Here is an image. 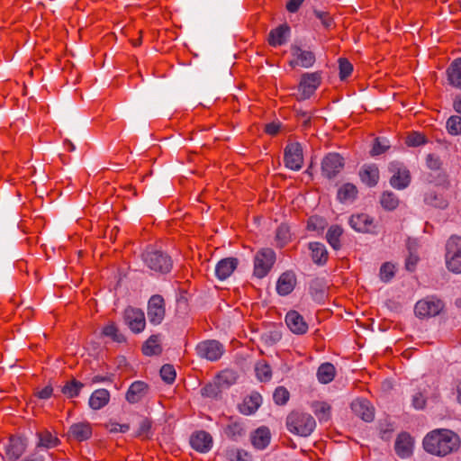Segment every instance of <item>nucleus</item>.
<instances>
[{
    "label": "nucleus",
    "instance_id": "f257e3e1",
    "mask_svg": "<svg viewBox=\"0 0 461 461\" xmlns=\"http://www.w3.org/2000/svg\"><path fill=\"white\" fill-rule=\"evenodd\" d=\"M459 447V437L452 430L446 429H434L423 439L425 451L437 456H446L456 451Z\"/></svg>",
    "mask_w": 461,
    "mask_h": 461
},
{
    "label": "nucleus",
    "instance_id": "f03ea898",
    "mask_svg": "<svg viewBox=\"0 0 461 461\" xmlns=\"http://www.w3.org/2000/svg\"><path fill=\"white\" fill-rule=\"evenodd\" d=\"M286 427L294 435L308 437L315 429L316 421L310 413L294 411L286 417Z\"/></svg>",
    "mask_w": 461,
    "mask_h": 461
},
{
    "label": "nucleus",
    "instance_id": "7ed1b4c3",
    "mask_svg": "<svg viewBox=\"0 0 461 461\" xmlns=\"http://www.w3.org/2000/svg\"><path fill=\"white\" fill-rule=\"evenodd\" d=\"M445 263L448 271L461 274V237L451 236L447 240Z\"/></svg>",
    "mask_w": 461,
    "mask_h": 461
},
{
    "label": "nucleus",
    "instance_id": "20e7f679",
    "mask_svg": "<svg viewBox=\"0 0 461 461\" xmlns=\"http://www.w3.org/2000/svg\"><path fill=\"white\" fill-rule=\"evenodd\" d=\"M142 258L150 270L161 274L168 273L173 266L171 258L159 250H147Z\"/></svg>",
    "mask_w": 461,
    "mask_h": 461
},
{
    "label": "nucleus",
    "instance_id": "39448f33",
    "mask_svg": "<svg viewBox=\"0 0 461 461\" xmlns=\"http://www.w3.org/2000/svg\"><path fill=\"white\" fill-rule=\"evenodd\" d=\"M276 262V253L272 249H259L254 257V276L258 278L265 277Z\"/></svg>",
    "mask_w": 461,
    "mask_h": 461
},
{
    "label": "nucleus",
    "instance_id": "423d86ee",
    "mask_svg": "<svg viewBox=\"0 0 461 461\" xmlns=\"http://www.w3.org/2000/svg\"><path fill=\"white\" fill-rule=\"evenodd\" d=\"M443 308L444 303L441 300L427 297L416 303L414 312L418 318L425 319L439 314Z\"/></svg>",
    "mask_w": 461,
    "mask_h": 461
},
{
    "label": "nucleus",
    "instance_id": "0eeeda50",
    "mask_svg": "<svg viewBox=\"0 0 461 461\" xmlns=\"http://www.w3.org/2000/svg\"><path fill=\"white\" fill-rule=\"evenodd\" d=\"M147 315L149 322L153 325H158L163 321L166 315V304L161 295L154 294L149 298Z\"/></svg>",
    "mask_w": 461,
    "mask_h": 461
},
{
    "label": "nucleus",
    "instance_id": "6e6552de",
    "mask_svg": "<svg viewBox=\"0 0 461 461\" xmlns=\"http://www.w3.org/2000/svg\"><path fill=\"white\" fill-rule=\"evenodd\" d=\"M321 82V77L320 72L303 74L298 86L299 99L305 100L310 98L319 87Z\"/></svg>",
    "mask_w": 461,
    "mask_h": 461
},
{
    "label": "nucleus",
    "instance_id": "1a4fd4ad",
    "mask_svg": "<svg viewBox=\"0 0 461 461\" xmlns=\"http://www.w3.org/2000/svg\"><path fill=\"white\" fill-rule=\"evenodd\" d=\"M285 165L287 168L298 171L303 164V148L300 143L293 142L286 145L284 154Z\"/></svg>",
    "mask_w": 461,
    "mask_h": 461
},
{
    "label": "nucleus",
    "instance_id": "9d476101",
    "mask_svg": "<svg viewBox=\"0 0 461 461\" xmlns=\"http://www.w3.org/2000/svg\"><path fill=\"white\" fill-rule=\"evenodd\" d=\"M126 325L133 333H140L146 327V319L142 310L128 306L123 312Z\"/></svg>",
    "mask_w": 461,
    "mask_h": 461
},
{
    "label": "nucleus",
    "instance_id": "9b49d317",
    "mask_svg": "<svg viewBox=\"0 0 461 461\" xmlns=\"http://www.w3.org/2000/svg\"><path fill=\"white\" fill-rule=\"evenodd\" d=\"M197 355L210 361H217L224 352L223 346L217 340H204L196 346Z\"/></svg>",
    "mask_w": 461,
    "mask_h": 461
},
{
    "label": "nucleus",
    "instance_id": "f8f14e48",
    "mask_svg": "<svg viewBox=\"0 0 461 461\" xmlns=\"http://www.w3.org/2000/svg\"><path fill=\"white\" fill-rule=\"evenodd\" d=\"M390 171L393 173L390 179V184L393 187L401 190L410 185L411 174L403 165L398 162L392 163L390 165Z\"/></svg>",
    "mask_w": 461,
    "mask_h": 461
},
{
    "label": "nucleus",
    "instance_id": "ddd939ff",
    "mask_svg": "<svg viewBox=\"0 0 461 461\" xmlns=\"http://www.w3.org/2000/svg\"><path fill=\"white\" fill-rule=\"evenodd\" d=\"M344 167V159L337 153H330L321 162L322 175L328 178H332L339 174Z\"/></svg>",
    "mask_w": 461,
    "mask_h": 461
},
{
    "label": "nucleus",
    "instance_id": "4468645a",
    "mask_svg": "<svg viewBox=\"0 0 461 461\" xmlns=\"http://www.w3.org/2000/svg\"><path fill=\"white\" fill-rule=\"evenodd\" d=\"M292 59L290 65L292 67L311 68L315 62V55L310 50H306L298 46L291 47Z\"/></svg>",
    "mask_w": 461,
    "mask_h": 461
},
{
    "label": "nucleus",
    "instance_id": "2eb2a0df",
    "mask_svg": "<svg viewBox=\"0 0 461 461\" xmlns=\"http://www.w3.org/2000/svg\"><path fill=\"white\" fill-rule=\"evenodd\" d=\"M414 447L413 438L407 432L400 433L394 443V450L400 458H408L412 456Z\"/></svg>",
    "mask_w": 461,
    "mask_h": 461
},
{
    "label": "nucleus",
    "instance_id": "dca6fc26",
    "mask_svg": "<svg viewBox=\"0 0 461 461\" xmlns=\"http://www.w3.org/2000/svg\"><path fill=\"white\" fill-rule=\"evenodd\" d=\"M190 444L194 450L206 453L212 447V437L204 430L195 431L190 438Z\"/></svg>",
    "mask_w": 461,
    "mask_h": 461
},
{
    "label": "nucleus",
    "instance_id": "f3484780",
    "mask_svg": "<svg viewBox=\"0 0 461 461\" xmlns=\"http://www.w3.org/2000/svg\"><path fill=\"white\" fill-rule=\"evenodd\" d=\"M349 225L358 232H374L375 225L374 220L368 214L357 213L349 218Z\"/></svg>",
    "mask_w": 461,
    "mask_h": 461
},
{
    "label": "nucleus",
    "instance_id": "a211bd4d",
    "mask_svg": "<svg viewBox=\"0 0 461 461\" xmlns=\"http://www.w3.org/2000/svg\"><path fill=\"white\" fill-rule=\"evenodd\" d=\"M285 323L289 330L294 334H305L308 330V324L303 317L296 311H290L286 313Z\"/></svg>",
    "mask_w": 461,
    "mask_h": 461
},
{
    "label": "nucleus",
    "instance_id": "6ab92c4d",
    "mask_svg": "<svg viewBox=\"0 0 461 461\" xmlns=\"http://www.w3.org/2000/svg\"><path fill=\"white\" fill-rule=\"evenodd\" d=\"M149 385L142 381L133 382L125 395L126 401L129 403H137L140 402L148 393Z\"/></svg>",
    "mask_w": 461,
    "mask_h": 461
},
{
    "label": "nucleus",
    "instance_id": "aec40b11",
    "mask_svg": "<svg viewBox=\"0 0 461 461\" xmlns=\"http://www.w3.org/2000/svg\"><path fill=\"white\" fill-rule=\"evenodd\" d=\"M296 285V276L294 272L283 273L276 283V292L279 295L285 296L291 294Z\"/></svg>",
    "mask_w": 461,
    "mask_h": 461
},
{
    "label": "nucleus",
    "instance_id": "412c9836",
    "mask_svg": "<svg viewBox=\"0 0 461 461\" xmlns=\"http://www.w3.org/2000/svg\"><path fill=\"white\" fill-rule=\"evenodd\" d=\"M239 265L236 258H226L220 260L215 267V275L218 279L225 280L231 276Z\"/></svg>",
    "mask_w": 461,
    "mask_h": 461
},
{
    "label": "nucleus",
    "instance_id": "4be33fe9",
    "mask_svg": "<svg viewBox=\"0 0 461 461\" xmlns=\"http://www.w3.org/2000/svg\"><path fill=\"white\" fill-rule=\"evenodd\" d=\"M351 409L353 412L365 421H371L374 419V408L366 399H357L352 402Z\"/></svg>",
    "mask_w": 461,
    "mask_h": 461
},
{
    "label": "nucleus",
    "instance_id": "5701e85b",
    "mask_svg": "<svg viewBox=\"0 0 461 461\" xmlns=\"http://www.w3.org/2000/svg\"><path fill=\"white\" fill-rule=\"evenodd\" d=\"M68 438L77 441H85L92 436V427L88 422H77L70 426Z\"/></svg>",
    "mask_w": 461,
    "mask_h": 461
},
{
    "label": "nucleus",
    "instance_id": "b1692460",
    "mask_svg": "<svg viewBox=\"0 0 461 461\" xmlns=\"http://www.w3.org/2000/svg\"><path fill=\"white\" fill-rule=\"evenodd\" d=\"M262 403V397L258 393H252L245 397L239 405V411L244 415H251L257 411Z\"/></svg>",
    "mask_w": 461,
    "mask_h": 461
},
{
    "label": "nucleus",
    "instance_id": "393cba45",
    "mask_svg": "<svg viewBox=\"0 0 461 461\" xmlns=\"http://www.w3.org/2000/svg\"><path fill=\"white\" fill-rule=\"evenodd\" d=\"M25 448V444L21 438H10L5 455L9 460L15 461L24 453Z\"/></svg>",
    "mask_w": 461,
    "mask_h": 461
},
{
    "label": "nucleus",
    "instance_id": "a878e982",
    "mask_svg": "<svg viewBox=\"0 0 461 461\" xmlns=\"http://www.w3.org/2000/svg\"><path fill=\"white\" fill-rule=\"evenodd\" d=\"M271 434L267 427L257 429L251 435V443L258 449L266 448L270 443Z\"/></svg>",
    "mask_w": 461,
    "mask_h": 461
},
{
    "label": "nucleus",
    "instance_id": "bb28decb",
    "mask_svg": "<svg viewBox=\"0 0 461 461\" xmlns=\"http://www.w3.org/2000/svg\"><path fill=\"white\" fill-rule=\"evenodd\" d=\"M361 181L368 186H375L379 180V170L375 165H365L360 172Z\"/></svg>",
    "mask_w": 461,
    "mask_h": 461
},
{
    "label": "nucleus",
    "instance_id": "cd10ccee",
    "mask_svg": "<svg viewBox=\"0 0 461 461\" xmlns=\"http://www.w3.org/2000/svg\"><path fill=\"white\" fill-rule=\"evenodd\" d=\"M110 401V393L106 389L95 390L89 398V406L93 410H100Z\"/></svg>",
    "mask_w": 461,
    "mask_h": 461
},
{
    "label": "nucleus",
    "instance_id": "c85d7f7f",
    "mask_svg": "<svg viewBox=\"0 0 461 461\" xmlns=\"http://www.w3.org/2000/svg\"><path fill=\"white\" fill-rule=\"evenodd\" d=\"M424 203L428 205L439 209H445L448 205L447 198L444 194H438L433 190L428 191L424 194Z\"/></svg>",
    "mask_w": 461,
    "mask_h": 461
},
{
    "label": "nucleus",
    "instance_id": "c756f323",
    "mask_svg": "<svg viewBox=\"0 0 461 461\" xmlns=\"http://www.w3.org/2000/svg\"><path fill=\"white\" fill-rule=\"evenodd\" d=\"M289 33V27L287 25H280L269 32L268 43L271 46L276 47L284 44Z\"/></svg>",
    "mask_w": 461,
    "mask_h": 461
},
{
    "label": "nucleus",
    "instance_id": "7c9ffc66",
    "mask_svg": "<svg viewBox=\"0 0 461 461\" xmlns=\"http://www.w3.org/2000/svg\"><path fill=\"white\" fill-rule=\"evenodd\" d=\"M357 195V188L351 183L342 185L337 193V198L341 203L352 202Z\"/></svg>",
    "mask_w": 461,
    "mask_h": 461
},
{
    "label": "nucleus",
    "instance_id": "2f4dec72",
    "mask_svg": "<svg viewBox=\"0 0 461 461\" xmlns=\"http://www.w3.org/2000/svg\"><path fill=\"white\" fill-rule=\"evenodd\" d=\"M224 433L228 438L237 439L245 434V428L241 421L230 418L229 423L224 429Z\"/></svg>",
    "mask_w": 461,
    "mask_h": 461
},
{
    "label": "nucleus",
    "instance_id": "473e14b6",
    "mask_svg": "<svg viewBox=\"0 0 461 461\" xmlns=\"http://www.w3.org/2000/svg\"><path fill=\"white\" fill-rule=\"evenodd\" d=\"M309 249L312 251V258L314 263L319 265L326 263L328 259V251L323 244L320 242H312L309 245Z\"/></svg>",
    "mask_w": 461,
    "mask_h": 461
},
{
    "label": "nucleus",
    "instance_id": "72a5a7b5",
    "mask_svg": "<svg viewBox=\"0 0 461 461\" xmlns=\"http://www.w3.org/2000/svg\"><path fill=\"white\" fill-rule=\"evenodd\" d=\"M336 375L335 366L330 363L321 364L317 371V378L321 384L330 383Z\"/></svg>",
    "mask_w": 461,
    "mask_h": 461
},
{
    "label": "nucleus",
    "instance_id": "f704fd0d",
    "mask_svg": "<svg viewBox=\"0 0 461 461\" xmlns=\"http://www.w3.org/2000/svg\"><path fill=\"white\" fill-rule=\"evenodd\" d=\"M447 74L450 84L457 88H461V59L452 62L447 69Z\"/></svg>",
    "mask_w": 461,
    "mask_h": 461
},
{
    "label": "nucleus",
    "instance_id": "c9c22d12",
    "mask_svg": "<svg viewBox=\"0 0 461 461\" xmlns=\"http://www.w3.org/2000/svg\"><path fill=\"white\" fill-rule=\"evenodd\" d=\"M142 353L145 356H154L161 353L159 336L151 335L142 346Z\"/></svg>",
    "mask_w": 461,
    "mask_h": 461
},
{
    "label": "nucleus",
    "instance_id": "e433bc0d",
    "mask_svg": "<svg viewBox=\"0 0 461 461\" xmlns=\"http://www.w3.org/2000/svg\"><path fill=\"white\" fill-rule=\"evenodd\" d=\"M330 405L325 402H313L312 403V410L321 422L330 420Z\"/></svg>",
    "mask_w": 461,
    "mask_h": 461
},
{
    "label": "nucleus",
    "instance_id": "4c0bfd02",
    "mask_svg": "<svg viewBox=\"0 0 461 461\" xmlns=\"http://www.w3.org/2000/svg\"><path fill=\"white\" fill-rule=\"evenodd\" d=\"M102 334L105 337L110 338L113 341L117 343H122L126 341V338L122 333L120 332L118 327L114 322L107 323L102 330Z\"/></svg>",
    "mask_w": 461,
    "mask_h": 461
},
{
    "label": "nucleus",
    "instance_id": "58836bf2",
    "mask_svg": "<svg viewBox=\"0 0 461 461\" xmlns=\"http://www.w3.org/2000/svg\"><path fill=\"white\" fill-rule=\"evenodd\" d=\"M399 198L391 191H384L380 197V203L386 211H393L399 205Z\"/></svg>",
    "mask_w": 461,
    "mask_h": 461
},
{
    "label": "nucleus",
    "instance_id": "ea45409f",
    "mask_svg": "<svg viewBox=\"0 0 461 461\" xmlns=\"http://www.w3.org/2000/svg\"><path fill=\"white\" fill-rule=\"evenodd\" d=\"M342 233V228L338 225H332L328 230L326 234L327 241L334 249H339L340 248V237Z\"/></svg>",
    "mask_w": 461,
    "mask_h": 461
},
{
    "label": "nucleus",
    "instance_id": "a19ab883",
    "mask_svg": "<svg viewBox=\"0 0 461 461\" xmlns=\"http://www.w3.org/2000/svg\"><path fill=\"white\" fill-rule=\"evenodd\" d=\"M38 447L52 448L59 444V439L53 436L49 430H43L38 433Z\"/></svg>",
    "mask_w": 461,
    "mask_h": 461
},
{
    "label": "nucleus",
    "instance_id": "79ce46f5",
    "mask_svg": "<svg viewBox=\"0 0 461 461\" xmlns=\"http://www.w3.org/2000/svg\"><path fill=\"white\" fill-rule=\"evenodd\" d=\"M291 239L290 229L285 224H281L276 231V241L277 246L284 247L285 246Z\"/></svg>",
    "mask_w": 461,
    "mask_h": 461
},
{
    "label": "nucleus",
    "instance_id": "37998d69",
    "mask_svg": "<svg viewBox=\"0 0 461 461\" xmlns=\"http://www.w3.org/2000/svg\"><path fill=\"white\" fill-rule=\"evenodd\" d=\"M84 384L77 380L68 382L62 388V393L69 398L76 397L79 394Z\"/></svg>",
    "mask_w": 461,
    "mask_h": 461
},
{
    "label": "nucleus",
    "instance_id": "c03bdc74",
    "mask_svg": "<svg viewBox=\"0 0 461 461\" xmlns=\"http://www.w3.org/2000/svg\"><path fill=\"white\" fill-rule=\"evenodd\" d=\"M446 127L449 134L454 136L461 135V116H450L447 121Z\"/></svg>",
    "mask_w": 461,
    "mask_h": 461
},
{
    "label": "nucleus",
    "instance_id": "a18cd8bd",
    "mask_svg": "<svg viewBox=\"0 0 461 461\" xmlns=\"http://www.w3.org/2000/svg\"><path fill=\"white\" fill-rule=\"evenodd\" d=\"M236 374L231 370L221 371L216 378L218 384L221 386H229L235 383Z\"/></svg>",
    "mask_w": 461,
    "mask_h": 461
},
{
    "label": "nucleus",
    "instance_id": "49530a36",
    "mask_svg": "<svg viewBox=\"0 0 461 461\" xmlns=\"http://www.w3.org/2000/svg\"><path fill=\"white\" fill-rule=\"evenodd\" d=\"M255 371L260 381H268L272 376L270 366L264 361L258 362L256 365Z\"/></svg>",
    "mask_w": 461,
    "mask_h": 461
},
{
    "label": "nucleus",
    "instance_id": "de8ad7c7",
    "mask_svg": "<svg viewBox=\"0 0 461 461\" xmlns=\"http://www.w3.org/2000/svg\"><path fill=\"white\" fill-rule=\"evenodd\" d=\"M201 393L204 397L216 398L221 393V385L217 381L209 383L202 388Z\"/></svg>",
    "mask_w": 461,
    "mask_h": 461
},
{
    "label": "nucleus",
    "instance_id": "09e8293b",
    "mask_svg": "<svg viewBox=\"0 0 461 461\" xmlns=\"http://www.w3.org/2000/svg\"><path fill=\"white\" fill-rule=\"evenodd\" d=\"M426 142H427L426 137L423 134L417 132V131H413V132L410 133L406 137V140H405V143L409 147H419L420 145L425 144Z\"/></svg>",
    "mask_w": 461,
    "mask_h": 461
},
{
    "label": "nucleus",
    "instance_id": "8fccbe9b",
    "mask_svg": "<svg viewBox=\"0 0 461 461\" xmlns=\"http://www.w3.org/2000/svg\"><path fill=\"white\" fill-rule=\"evenodd\" d=\"M290 397V393L284 386L277 387L273 394L274 402L278 405L285 404Z\"/></svg>",
    "mask_w": 461,
    "mask_h": 461
},
{
    "label": "nucleus",
    "instance_id": "3c124183",
    "mask_svg": "<svg viewBox=\"0 0 461 461\" xmlns=\"http://www.w3.org/2000/svg\"><path fill=\"white\" fill-rule=\"evenodd\" d=\"M160 376L167 384H173L176 379V370L172 365H164L160 369Z\"/></svg>",
    "mask_w": 461,
    "mask_h": 461
},
{
    "label": "nucleus",
    "instance_id": "603ef678",
    "mask_svg": "<svg viewBox=\"0 0 461 461\" xmlns=\"http://www.w3.org/2000/svg\"><path fill=\"white\" fill-rule=\"evenodd\" d=\"M339 77L341 80L346 79L353 71L352 64L346 59H339Z\"/></svg>",
    "mask_w": 461,
    "mask_h": 461
},
{
    "label": "nucleus",
    "instance_id": "864d4df0",
    "mask_svg": "<svg viewBox=\"0 0 461 461\" xmlns=\"http://www.w3.org/2000/svg\"><path fill=\"white\" fill-rule=\"evenodd\" d=\"M394 266L391 263H384L380 268V278L384 282H388L394 276Z\"/></svg>",
    "mask_w": 461,
    "mask_h": 461
},
{
    "label": "nucleus",
    "instance_id": "5fc2aeb1",
    "mask_svg": "<svg viewBox=\"0 0 461 461\" xmlns=\"http://www.w3.org/2000/svg\"><path fill=\"white\" fill-rule=\"evenodd\" d=\"M426 166L430 170H439L442 166L441 159L435 154H428L426 157Z\"/></svg>",
    "mask_w": 461,
    "mask_h": 461
},
{
    "label": "nucleus",
    "instance_id": "6e6d98bb",
    "mask_svg": "<svg viewBox=\"0 0 461 461\" xmlns=\"http://www.w3.org/2000/svg\"><path fill=\"white\" fill-rule=\"evenodd\" d=\"M426 397L420 391L416 392L412 395L411 405L417 410H422L426 406Z\"/></svg>",
    "mask_w": 461,
    "mask_h": 461
},
{
    "label": "nucleus",
    "instance_id": "4d7b16f0",
    "mask_svg": "<svg viewBox=\"0 0 461 461\" xmlns=\"http://www.w3.org/2000/svg\"><path fill=\"white\" fill-rule=\"evenodd\" d=\"M389 148L388 145H385V144H383L379 139H376L375 143H374V146H373V149L371 150V155L372 156H377V155H380L382 153H384V151H386V149Z\"/></svg>",
    "mask_w": 461,
    "mask_h": 461
},
{
    "label": "nucleus",
    "instance_id": "13d9d810",
    "mask_svg": "<svg viewBox=\"0 0 461 461\" xmlns=\"http://www.w3.org/2000/svg\"><path fill=\"white\" fill-rule=\"evenodd\" d=\"M281 124L279 122H272L265 126V132L268 135L275 136L280 131Z\"/></svg>",
    "mask_w": 461,
    "mask_h": 461
},
{
    "label": "nucleus",
    "instance_id": "bf43d9fd",
    "mask_svg": "<svg viewBox=\"0 0 461 461\" xmlns=\"http://www.w3.org/2000/svg\"><path fill=\"white\" fill-rule=\"evenodd\" d=\"M314 14L325 27H330L331 25L332 20L327 13L315 11Z\"/></svg>",
    "mask_w": 461,
    "mask_h": 461
},
{
    "label": "nucleus",
    "instance_id": "052dcab7",
    "mask_svg": "<svg viewBox=\"0 0 461 461\" xmlns=\"http://www.w3.org/2000/svg\"><path fill=\"white\" fill-rule=\"evenodd\" d=\"M303 2L304 0H289L286 4V9L290 13H295Z\"/></svg>",
    "mask_w": 461,
    "mask_h": 461
},
{
    "label": "nucleus",
    "instance_id": "680f3d73",
    "mask_svg": "<svg viewBox=\"0 0 461 461\" xmlns=\"http://www.w3.org/2000/svg\"><path fill=\"white\" fill-rule=\"evenodd\" d=\"M53 389L51 386H46L37 393V396L41 399H49L52 394Z\"/></svg>",
    "mask_w": 461,
    "mask_h": 461
},
{
    "label": "nucleus",
    "instance_id": "e2e57ef3",
    "mask_svg": "<svg viewBox=\"0 0 461 461\" xmlns=\"http://www.w3.org/2000/svg\"><path fill=\"white\" fill-rule=\"evenodd\" d=\"M417 262L418 258L416 256L411 255L406 260V268L410 271H412L415 268Z\"/></svg>",
    "mask_w": 461,
    "mask_h": 461
},
{
    "label": "nucleus",
    "instance_id": "0e129e2a",
    "mask_svg": "<svg viewBox=\"0 0 461 461\" xmlns=\"http://www.w3.org/2000/svg\"><path fill=\"white\" fill-rule=\"evenodd\" d=\"M130 429V426L128 424H114V427L111 429V431L115 432H127Z\"/></svg>",
    "mask_w": 461,
    "mask_h": 461
},
{
    "label": "nucleus",
    "instance_id": "69168bd1",
    "mask_svg": "<svg viewBox=\"0 0 461 461\" xmlns=\"http://www.w3.org/2000/svg\"><path fill=\"white\" fill-rule=\"evenodd\" d=\"M320 221V224L323 222V220L319 217H311L308 221V227L309 229H316V223Z\"/></svg>",
    "mask_w": 461,
    "mask_h": 461
},
{
    "label": "nucleus",
    "instance_id": "338daca9",
    "mask_svg": "<svg viewBox=\"0 0 461 461\" xmlns=\"http://www.w3.org/2000/svg\"><path fill=\"white\" fill-rule=\"evenodd\" d=\"M453 108L457 113L461 114V96L456 97L453 102Z\"/></svg>",
    "mask_w": 461,
    "mask_h": 461
},
{
    "label": "nucleus",
    "instance_id": "774afa93",
    "mask_svg": "<svg viewBox=\"0 0 461 461\" xmlns=\"http://www.w3.org/2000/svg\"><path fill=\"white\" fill-rule=\"evenodd\" d=\"M23 461H44V458L41 456L33 455V456H28L27 458L23 459Z\"/></svg>",
    "mask_w": 461,
    "mask_h": 461
}]
</instances>
